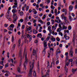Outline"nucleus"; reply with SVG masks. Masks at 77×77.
Wrapping results in <instances>:
<instances>
[{
    "label": "nucleus",
    "instance_id": "obj_1",
    "mask_svg": "<svg viewBox=\"0 0 77 77\" xmlns=\"http://www.w3.org/2000/svg\"><path fill=\"white\" fill-rule=\"evenodd\" d=\"M35 59H34L32 61V64L30 63V70L29 73L28 75V77H32V70L33 69V67L34 66V63H35Z\"/></svg>",
    "mask_w": 77,
    "mask_h": 77
},
{
    "label": "nucleus",
    "instance_id": "obj_2",
    "mask_svg": "<svg viewBox=\"0 0 77 77\" xmlns=\"http://www.w3.org/2000/svg\"><path fill=\"white\" fill-rule=\"evenodd\" d=\"M28 62V59H27V54H26V55L25 56V60L24 63L23 64L24 68L26 69V66L27 65V62Z\"/></svg>",
    "mask_w": 77,
    "mask_h": 77
},
{
    "label": "nucleus",
    "instance_id": "obj_3",
    "mask_svg": "<svg viewBox=\"0 0 77 77\" xmlns=\"http://www.w3.org/2000/svg\"><path fill=\"white\" fill-rule=\"evenodd\" d=\"M44 50L43 51L42 53L44 55H45V54L46 53V51H45V50H46L47 48V42L46 40H45L44 42Z\"/></svg>",
    "mask_w": 77,
    "mask_h": 77
},
{
    "label": "nucleus",
    "instance_id": "obj_4",
    "mask_svg": "<svg viewBox=\"0 0 77 77\" xmlns=\"http://www.w3.org/2000/svg\"><path fill=\"white\" fill-rule=\"evenodd\" d=\"M22 62V59H21L20 61V63H19V67H18L17 68V71L19 72V73H20L21 74V67H20V66H21V63Z\"/></svg>",
    "mask_w": 77,
    "mask_h": 77
},
{
    "label": "nucleus",
    "instance_id": "obj_5",
    "mask_svg": "<svg viewBox=\"0 0 77 77\" xmlns=\"http://www.w3.org/2000/svg\"><path fill=\"white\" fill-rule=\"evenodd\" d=\"M61 17L62 20H64L65 23H67L68 21L66 20V17L64 16V14H63L61 16Z\"/></svg>",
    "mask_w": 77,
    "mask_h": 77
},
{
    "label": "nucleus",
    "instance_id": "obj_6",
    "mask_svg": "<svg viewBox=\"0 0 77 77\" xmlns=\"http://www.w3.org/2000/svg\"><path fill=\"white\" fill-rule=\"evenodd\" d=\"M69 65V63L67 62L65 63V65L64 67V69L65 71H66V72H68V68H66V66H68Z\"/></svg>",
    "mask_w": 77,
    "mask_h": 77
},
{
    "label": "nucleus",
    "instance_id": "obj_7",
    "mask_svg": "<svg viewBox=\"0 0 77 77\" xmlns=\"http://www.w3.org/2000/svg\"><path fill=\"white\" fill-rule=\"evenodd\" d=\"M26 36L28 38H29V42H30L31 41H32V36L29 34H27Z\"/></svg>",
    "mask_w": 77,
    "mask_h": 77
},
{
    "label": "nucleus",
    "instance_id": "obj_8",
    "mask_svg": "<svg viewBox=\"0 0 77 77\" xmlns=\"http://www.w3.org/2000/svg\"><path fill=\"white\" fill-rule=\"evenodd\" d=\"M58 53H60V51L59 49H57L56 51V56L57 58V59H58V58H59V56L57 55Z\"/></svg>",
    "mask_w": 77,
    "mask_h": 77
},
{
    "label": "nucleus",
    "instance_id": "obj_9",
    "mask_svg": "<svg viewBox=\"0 0 77 77\" xmlns=\"http://www.w3.org/2000/svg\"><path fill=\"white\" fill-rule=\"evenodd\" d=\"M69 54L71 56V57H72L73 56V52L72 51V48H71L70 51L69 52Z\"/></svg>",
    "mask_w": 77,
    "mask_h": 77
},
{
    "label": "nucleus",
    "instance_id": "obj_10",
    "mask_svg": "<svg viewBox=\"0 0 77 77\" xmlns=\"http://www.w3.org/2000/svg\"><path fill=\"white\" fill-rule=\"evenodd\" d=\"M14 5H13L12 7L13 9H14V8H16L18 7V4L17 3H14Z\"/></svg>",
    "mask_w": 77,
    "mask_h": 77
},
{
    "label": "nucleus",
    "instance_id": "obj_11",
    "mask_svg": "<svg viewBox=\"0 0 77 77\" xmlns=\"http://www.w3.org/2000/svg\"><path fill=\"white\" fill-rule=\"evenodd\" d=\"M13 23H15V22L17 21V20H18V17L17 16H16V17L15 18H14L13 19Z\"/></svg>",
    "mask_w": 77,
    "mask_h": 77
},
{
    "label": "nucleus",
    "instance_id": "obj_12",
    "mask_svg": "<svg viewBox=\"0 0 77 77\" xmlns=\"http://www.w3.org/2000/svg\"><path fill=\"white\" fill-rule=\"evenodd\" d=\"M12 12L13 14H15V13L17 12V10L15 8L12 10Z\"/></svg>",
    "mask_w": 77,
    "mask_h": 77
},
{
    "label": "nucleus",
    "instance_id": "obj_13",
    "mask_svg": "<svg viewBox=\"0 0 77 77\" xmlns=\"http://www.w3.org/2000/svg\"><path fill=\"white\" fill-rule=\"evenodd\" d=\"M18 47H20V45H21V39H19V40L18 41Z\"/></svg>",
    "mask_w": 77,
    "mask_h": 77
},
{
    "label": "nucleus",
    "instance_id": "obj_14",
    "mask_svg": "<svg viewBox=\"0 0 77 77\" xmlns=\"http://www.w3.org/2000/svg\"><path fill=\"white\" fill-rule=\"evenodd\" d=\"M32 12H34V14H37V11H36V10L35 9H33L32 10Z\"/></svg>",
    "mask_w": 77,
    "mask_h": 77
},
{
    "label": "nucleus",
    "instance_id": "obj_15",
    "mask_svg": "<svg viewBox=\"0 0 77 77\" xmlns=\"http://www.w3.org/2000/svg\"><path fill=\"white\" fill-rule=\"evenodd\" d=\"M65 55L66 56V60H68V53L66 52Z\"/></svg>",
    "mask_w": 77,
    "mask_h": 77
},
{
    "label": "nucleus",
    "instance_id": "obj_16",
    "mask_svg": "<svg viewBox=\"0 0 77 77\" xmlns=\"http://www.w3.org/2000/svg\"><path fill=\"white\" fill-rule=\"evenodd\" d=\"M73 8V7L71 5L69 7V11H72Z\"/></svg>",
    "mask_w": 77,
    "mask_h": 77
},
{
    "label": "nucleus",
    "instance_id": "obj_17",
    "mask_svg": "<svg viewBox=\"0 0 77 77\" xmlns=\"http://www.w3.org/2000/svg\"><path fill=\"white\" fill-rule=\"evenodd\" d=\"M37 66H38V71H39V62L38 61V63H37Z\"/></svg>",
    "mask_w": 77,
    "mask_h": 77
},
{
    "label": "nucleus",
    "instance_id": "obj_18",
    "mask_svg": "<svg viewBox=\"0 0 77 77\" xmlns=\"http://www.w3.org/2000/svg\"><path fill=\"white\" fill-rule=\"evenodd\" d=\"M72 42L73 43V46H75V38L74 37H73V38Z\"/></svg>",
    "mask_w": 77,
    "mask_h": 77
},
{
    "label": "nucleus",
    "instance_id": "obj_19",
    "mask_svg": "<svg viewBox=\"0 0 77 77\" xmlns=\"http://www.w3.org/2000/svg\"><path fill=\"white\" fill-rule=\"evenodd\" d=\"M8 29L9 31H12L13 30V28H11V26H9L8 28Z\"/></svg>",
    "mask_w": 77,
    "mask_h": 77
},
{
    "label": "nucleus",
    "instance_id": "obj_20",
    "mask_svg": "<svg viewBox=\"0 0 77 77\" xmlns=\"http://www.w3.org/2000/svg\"><path fill=\"white\" fill-rule=\"evenodd\" d=\"M9 11H8V12L6 14V17H7V18L9 17Z\"/></svg>",
    "mask_w": 77,
    "mask_h": 77
},
{
    "label": "nucleus",
    "instance_id": "obj_21",
    "mask_svg": "<svg viewBox=\"0 0 77 77\" xmlns=\"http://www.w3.org/2000/svg\"><path fill=\"white\" fill-rule=\"evenodd\" d=\"M32 32L34 34H36V33H37V31L35 30V29H33V30Z\"/></svg>",
    "mask_w": 77,
    "mask_h": 77
},
{
    "label": "nucleus",
    "instance_id": "obj_22",
    "mask_svg": "<svg viewBox=\"0 0 77 77\" xmlns=\"http://www.w3.org/2000/svg\"><path fill=\"white\" fill-rule=\"evenodd\" d=\"M61 28H58V29L57 30V32H60L61 30Z\"/></svg>",
    "mask_w": 77,
    "mask_h": 77
},
{
    "label": "nucleus",
    "instance_id": "obj_23",
    "mask_svg": "<svg viewBox=\"0 0 77 77\" xmlns=\"http://www.w3.org/2000/svg\"><path fill=\"white\" fill-rule=\"evenodd\" d=\"M36 54V50H35V49H33V55L35 56Z\"/></svg>",
    "mask_w": 77,
    "mask_h": 77
},
{
    "label": "nucleus",
    "instance_id": "obj_24",
    "mask_svg": "<svg viewBox=\"0 0 77 77\" xmlns=\"http://www.w3.org/2000/svg\"><path fill=\"white\" fill-rule=\"evenodd\" d=\"M77 70V69H72V72H75V71H76Z\"/></svg>",
    "mask_w": 77,
    "mask_h": 77
},
{
    "label": "nucleus",
    "instance_id": "obj_25",
    "mask_svg": "<svg viewBox=\"0 0 77 77\" xmlns=\"http://www.w3.org/2000/svg\"><path fill=\"white\" fill-rule=\"evenodd\" d=\"M65 38L66 40H68L69 39L70 37H69V36H66V37H65Z\"/></svg>",
    "mask_w": 77,
    "mask_h": 77
},
{
    "label": "nucleus",
    "instance_id": "obj_26",
    "mask_svg": "<svg viewBox=\"0 0 77 77\" xmlns=\"http://www.w3.org/2000/svg\"><path fill=\"white\" fill-rule=\"evenodd\" d=\"M24 15V13H23V11H21L20 12V16H23Z\"/></svg>",
    "mask_w": 77,
    "mask_h": 77
},
{
    "label": "nucleus",
    "instance_id": "obj_27",
    "mask_svg": "<svg viewBox=\"0 0 77 77\" xmlns=\"http://www.w3.org/2000/svg\"><path fill=\"white\" fill-rule=\"evenodd\" d=\"M24 20H23V19H21L20 20H19V23L20 22V23H23V21Z\"/></svg>",
    "mask_w": 77,
    "mask_h": 77
},
{
    "label": "nucleus",
    "instance_id": "obj_28",
    "mask_svg": "<svg viewBox=\"0 0 77 77\" xmlns=\"http://www.w3.org/2000/svg\"><path fill=\"white\" fill-rule=\"evenodd\" d=\"M5 68H7V67H8L9 66V63H7L5 64Z\"/></svg>",
    "mask_w": 77,
    "mask_h": 77
},
{
    "label": "nucleus",
    "instance_id": "obj_29",
    "mask_svg": "<svg viewBox=\"0 0 77 77\" xmlns=\"http://www.w3.org/2000/svg\"><path fill=\"white\" fill-rule=\"evenodd\" d=\"M69 18L70 21H72V17H71V16H69Z\"/></svg>",
    "mask_w": 77,
    "mask_h": 77
},
{
    "label": "nucleus",
    "instance_id": "obj_30",
    "mask_svg": "<svg viewBox=\"0 0 77 77\" xmlns=\"http://www.w3.org/2000/svg\"><path fill=\"white\" fill-rule=\"evenodd\" d=\"M10 27L11 28H14V25L13 24H11L10 25Z\"/></svg>",
    "mask_w": 77,
    "mask_h": 77
},
{
    "label": "nucleus",
    "instance_id": "obj_31",
    "mask_svg": "<svg viewBox=\"0 0 77 77\" xmlns=\"http://www.w3.org/2000/svg\"><path fill=\"white\" fill-rule=\"evenodd\" d=\"M63 29H67V27L63 25Z\"/></svg>",
    "mask_w": 77,
    "mask_h": 77
},
{
    "label": "nucleus",
    "instance_id": "obj_32",
    "mask_svg": "<svg viewBox=\"0 0 77 77\" xmlns=\"http://www.w3.org/2000/svg\"><path fill=\"white\" fill-rule=\"evenodd\" d=\"M59 28L60 29H62V26H61V24H60V23L59 24Z\"/></svg>",
    "mask_w": 77,
    "mask_h": 77
},
{
    "label": "nucleus",
    "instance_id": "obj_33",
    "mask_svg": "<svg viewBox=\"0 0 77 77\" xmlns=\"http://www.w3.org/2000/svg\"><path fill=\"white\" fill-rule=\"evenodd\" d=\"M51 8L52 9H55V7L53 6V5H51Z\"/></svg>",
    "mask_w": 77,
    "mask_h": 77
},
{
    "label": "nucleus",
    "instance_id": "obj_34",
    "mask_svg": "<svg viewBox=\"0 0 77 77\" xmlns=\"http://www.w3.org/2000/svg\"><path fill=\"white\" fill-rule=\"evenodd\" d=\"M51 40L53 41V42H54L55 41H56V39H55V38H51Z\"/></svg>",
    "mask_w": 77,
    "mask_h": 77
},
{
    "label": "nucleus",
    "instance_id": "obj_35",
    "mask_svg": "<svg viewBox=\"0 0 77 77\" xmlns=\"http://www.w3.org/2000/svg\"><path fill=\"white\" fill-rule=\"evenodd\" d=\"M33 75L34 77H36V72H35V71L34 72Z\"/></svg>",
    "mask_w": 77,
    "mask_h": 77
},
{
    "label": "nucleus",
    "instance_id": "obj_36",
    "mask_svg": "<svg viewBox=\"0 0 77 77\" xmlns=\"http://www.w3.org/2000/svg\"><path fill=\"white\" fill-rule=\"evenodd\" d=\"M59 35H61V36H63V34L62 33H61V32H59Z\"/></svg>",
    "mask_w": 77,
    "mask_h": 77
},
{
    "label": "nucleus",
    "instance_id": "obj_37",
    "mask_svg": "<svg viewBox=\"0 0 77 77\" xmlns=\"http://www.w3.org/2000/svg\"><path fill=\"white\" fill-rule=\"evenodd\" d=\"M22 75H16V77H22Z\"/></svg>",
    "mask_w": 77,
    "mask_h": 77
},
{
    "label": "nucleus",
    "instance_id": "obj_38",
    "mask_svg": "<svg viewBox=\"0 0 77 77\" xmlns=\"http://www.w3.org/2000/svg\"><path fill=\"white\" fill-rule=\"evenodd\" d=\"M52 24H54V20L52 19L51 20Z\"/></svg>",
    "mask_w": 77,
    "mask_h": 77
},
{
    "label": "nucleus",
    "instance_id": "obj_39",
    "mask_svg": "<svg viewBox=\"0 0 77 77\" xmlns=\"http://www.w3.org/2000/svg\"><path fill=\"white\" fill-rule=\"evenodd\" d=\"M14 41V36H12V37L11 41L12 42H13Z\"/></svg>",
    "mask_w": 77,
    "mask_h": 77
},
{
    "label": "nucleus",
    "instance_id": "obj_40",
    "mask_svg": "<svg viewBox=\"0 0 77 77\" xmlns=\"http://www.w3.org/2000/svg\"><path fill=\"white\" fill-rule=\"evenodd\" d=\"M57 23H61V20H60L59 19L57 20Z\"/></svg>",
    "mask_w": 77,
    "mask_h": 77
},
{
    "label": "nucleus",
    "instance_id": "obj_41",
    "mask_svg": "<svg viewBox=\"0 0 77 77\" xmlns=\"http://www.w3.org/2000/svg\"><path fill=\"white\" fill-rule=\"evenodd\" d=\"M72 29L71 26H69L68 27V30H71Z\"/></svg>",
    "mask_w": 77,
    "mask_h": 77
},
{
    "label": "nucleus",
    "instance_id": "obj_42",
    "mask_svg": "<svg viewBox=\"0 0 77 77\" xmlns=\"http://www.w3.org/2000/svg\"><path fill=\"white\" fill-rule=\"evenodd\" d=\"M39 22H40L41 23V24H44V22L42 21L41 20H39Z\"/></svg>",
    "mask_w": 77,
    "mask_h": 77
},
{
    "label": "nucleus",
    "instance_id": "obj_43",
    "mask_svg": "<svg viewBox=\"0 0 77 77\" xmlns=\"http://www.w3.org/2000/svg\"><path fill=\"white\" fill-rule=\"evenodd\" d=\"M7 19H8V20L10 21H11V18L10 17H7Z\"/></svg>",
    "mask_w": 77,
    "mask_h": 77
},
{
    "label": "nucleus",
    "instance_id": "obj_44",
    "mask_svg": "<svg viewBox=\"0 0 77 77\" xmlns=\"http://www.w3.org/2000/svg\"><path fill=\"white\" fill-rule=\"evenodd\" d=\"M4 26L5 27H8V24H5L4 25Z\"/></svg>",
    "mask_w": 77,
    "mask_h": 77
},
{
    "label": "nucleus",
    "instance_id": "obj_45",
    "mask_svg": "<svg viewBox=\"0 0 77 77\" xmlns=\"http://www.w3.org/2000/svg\"><path fill=\"white\" fill-rule=\"evenodd\" d=\"M17 16V14H15V13H14L13 14V18H15V17Z\"/></svg>",
    "mask_w": 77,
    "mask_h": 77
},
{
    "label": "nucleus",
    "instance_id": "obj_46",
    "mask_svg": "<svg viewBox=\"0 0 77 77\" xmlns=\"http://www.w3.org/2000/svg\"><path fill=\"white\" fill-rule=\"evenodd\" d=\"M38 15L37 14L35 15H34V18H38Z\"/></svg>",
    "mask_w": 77,
    "mask_h": 77
},
{
    "label": "nucleus",
    "instance_id": "obj_47",
    "mask_svg": "<svg viewBox=\"0 0 77 77\" xmlns=\"http://www.w3.org/2000/svg\"><path fill=\"white\" fill-rule=\"evenodd\" d=\"M56 40L57 41H60V39H59V37H57L56 38Z\"/></svg>",
    "mask_w": 77,
    "mask_h": 77
},
{
    "label": "nucleus",
    "instance_id": "obj_48",
    "mask_svg": "<svg viewBox=\"0 0 77 77\" xmlns=\"http://www.w3.org/2000/svg\"><path fill=\"white\" fill-rule=\"evenodd\" d=\"M56 27L54 26H53L52 27V30L54 29V30H56V29H55V28Z\"/></svg>",
    "mask_w": 77,
    "mask_h": 77
},
{
    "label": "nucleus",
    "instance_id": "obj_49",
    "mask_svg": "<svg viewBox=\"0 0 77 77\" xmlns=\"http://www.w3.org/2000/svg\"><path fill=\"white\" fill-rule=\"evenodd\" d=\"M75 59H76V60L75 61V62L76 63V66H77V57H75Z\"/></svg>",
    "mask_w": 77,
    "mask_h": 77
},
{
    "label": "nucleus",
    "instance_id": "obj_50",
    "mask_svg": "<svg viewBox=\"0 0 77 77\" xmlns=\"http://www.w3.org/2000/svg\"><path fill=\"white\" fill-rule=\"evenodd\" d=\"M50 38V36H48V38H46L47 41H48L49 40V39Z\"/></svg>",
    "mask_w": 77,
    "mask_h": 77
},
{
    "label": "nucleus",
    "instance_id": "obj_51",
    "mask_svg": "<svg viewBox=\"0 0 77 77\" xmlns=\"http://www.w3.org/2000/svg\"><path fill=\"white\" fill-rule=\"evenodd\" d=\"M29 6H28L26 7V11H28V10H29Z\"/></svg>",
    "mask_w": 77,
    "mask_h": 77
},
{
    "label": "nucleus",
    "instance_id": "obj_52",
    "mask_svg": "<svg viewBox=\"0 0 77 77\" xmlns=\"http://www.w3.org/2000/svg\"><path fill=\"white\" fill-rule=\"evenodd\" d=\"M46 16H45V15L44 14L43 16V17L42 18L43 20H44L45 18V17Z\"/></svg>",
    "mask_w": 77,
    "mask_h": 77
},
{
    "label": "nucleus",
    "instance_id": "obj_53",
    "mask_svg": "<svg viewBox=\"0 0 77 77\" xmlns=\"http://www.w3.org/2000/svg\"><path fill=\"white\" fill-rule=\"evenodd\" d=\"M25 27V25H22V28L23 29H24Z\"/></svg>",
    "mask_w": 77,
    "mask_h": 77
},
{
    "label": "nucleus",
    "instance_id": "obj_54",
    "mask_svg": "<svg viewBox=\"0 0 77 77\" xmlns=\"http://www.w3.org/2000/svg\"><path fill=\"white\" fill-rule=\"evenodd\" d=\"M50 3V0H47V3L49 4Z\"/></svg>",
    "mask_w": 77,
    "mask_h": 77
},
{
    "label": "nucleus",
    "instance_id": "obj_55",
    "mask_svg": "<svg viewBox=\"0 0 77 77\" xmlns=\"http://www.w3.org/2000/svg\"><path fill=\"white\" fill-rule=\"evenodd\" d=\"M31 30V28H30V27L28 28L27 29L28 31H29V30Z\"/></svg>",
    "mask_w": 77,
    "mask_h": 77
},
{
    "label": "nucleus",
    "instance_id": "obj_56",
    "mask_svg": "<svg viewBox=\"0 0 77 77\" xmlns=\"http://www.w3.org/2000/svg\"><path fill=\"white\" fill-rule=\"evenodd\" d=\"M53 4H54V1L52 0L51 2V5H53Z\"/></svg>",
    "mask_w": 77,
    "mask_h": 77
},
{
    "label": "nucleus",
    "instance_id": "obj_57",
    "mask_svg": "<svg viewBox=\"0 0 77 77\" xmlns=\"http://www.w3.org/2000/svg\"><path fill=\"white\" fill-rule=\"evenodd\" d=\"M7 56L8 58H9V52L8 53Z\"/></svg>",
    "mask_w": 77,
    "mask_h": 77
},
{
    "label": "nucleus",
    "instance_id": "obj_58",
    "mask_svg": "<svg viewBox=\"0 0 77 77\" xmlns=\"http://www.w3.org/2000/svg\"><path fill=\"white\" fill-rule=\"evenodd\" d=\"M49 32L50 33H52L53 31H52L51 29H50L49 30Z\"/></svg>",
    "mask_w": 77,
    "mask_h": 77
},
{
    "label": "nucleus",
    "instance_id": "obj_59",
    "mask_svg": "<svg viewBox=\"0 0 77 77\" xmlns=\"http://www.w3.org/2000/svg\"><path fill=\"white\" fill-rule=\"evenodd\" d=\"M72 59H71L70 60H69V62H72Z\"/></svg>",
    "mask_w": 77,
    "mask_h": 77
},
{
    "label": "nucleus",
    "instance_id": "obj_60",
    "mask_svg": "<svg viewBox=\"0 0 77 77\" xmlns=\"http://www.w3.org/2000/svg\"><path fill=\"white\" fill-rule=\"evenodd\" d=\"M17 29L18 31H19V30H20V27L18 26H17Z\"/></svg>",
    "mask_w": 77,
    "mask_h": 77
},
{
    "label": "nucleus",
    "instance_id": "obj_61",
    "mask_svg": "<svg viewBox=\"0 0 77 77\" xmlns=\"http://www.w3.org/2000/svg\"><path fill=\"white\" fill-rule=\"evenodd\" d=\"M3 16H4V14H2L1 15H0V17H3Z\"/></svg>",
    "mask_w": 77,
    "mask_h": 77
},
{
    "label": "nucleus",
    "instance_id": "obj_62",
    "mask_svg": "<svg viewBox=\"0 0 77 77\" xmlns=\"http://www.w3.org/2000/svg\"><path fill=\"white\" fill-rule=\"evenodd\" d=\"M41 0H38V2H37V3L38 4H39V3H40V2H41Z\"/></svg>",
    "mask_w": 77,
    "mask_h": 77
},
{
    "label": "nucleus",
    "instance_id": "obj_63",
    "mask_svg": "<svg viewBox=\"0 0 77 77\" xmlns=\"http://www.w3.org/2000/svg\"><path fill=\"white\" fill-rule=\"evenodd\" d=\"M20 26H21V25L20 24V23H18L17 25V27H20Z\"/></svg>",
    "mask_w": 77,
    "mask_h": 77
},
{
    "label": "nucleus",
    "instance_id": "obj_64",
    "mask_svg": "<svg viewBox=\"0 0 77 77\" xmlns=\"http://www.w3.org/2000/svg\"><path fill=\"white\" fill-rule=\"evenodd\" d=\"M59 60H57V61H56V65H57V64H58L59 63Z\"/></svg>",
    "mask_w": 77,
    "mask_h": 77
}]
</instances>
